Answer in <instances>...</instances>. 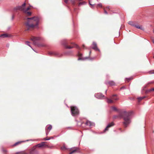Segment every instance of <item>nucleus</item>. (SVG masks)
I'll return each instance as SVG.
<instances>
[{
	"label": "nucleus",
	"mask_w": 154,
	"mask_h": 154,
	"mask_svg": "<svg viewBox=\"0 0 154 154\" xmlns=\"http://www.w3.org/2000/svg\"><path fill=\"white\" fill-rule=\"evenodd\" d=\"M14 15H12V17H11V20H13L14 19Z\"/></svg>",
	"instance_id": "40"
},
{
	"label": "nucleus",
	"mask_w": 154,
	"mask_h": 154,
	"mask_svg": "<svg viewBox=\"0 0 154 154\" xmlns=\"http://www.w3.org/2000/svg\"><path fill=\"white\" fill-rule=\"evenodd\" d=\"M29 41H26V45H28L29 47H30L31 48H32V47L31 46V45L29 44Z\"/></svg>",
	"instance_id": "31"
},
{
	"label": "nucleus",
	"mask_w": 154,
	"mask_h": 154,
	"mask_svg": "<svg viewBox=\"0 0 154 154\" xmlns=\"http://www.w3.org/2000/svg\"><path fill=\"white\" fill-rule=\"evenodd\" d=\"M71 114L72 116H75L79 114V111L77 108L75 106L71 107Z\"/></svg>",
	"instance_id": "5"
},
{
	"label": "nucleus",
	"mask_w": 154,
	"mask_h": 154,
	"mask_svg": "<svg viewBox=\"0 0 154 154\" xmlns=\"http://www.w3.org/2000/svg\"><path fill=\"white\" fill-rule=\"evenodd\" d=\"M83 47H84V45H83Z\"/></svg>",
	"instance_id": "55"
},
{
	"label": "nucleus",
	"mask_w": 154,
	"mask_h": 154,
	"mask_svg": "<svg viewBox=\"0 0 154 154\" xmlns=\"http://www.w3.org/2000/svg\"><path fill=\"white\" fill-rule=\"evenodd\" d=\"M128 24L131 26H134L137 29L144 30L143 28L141 26H139L138 24L136 23L135 22L133 21H130L128 22Z\"/></svg>",
	"instance_id": "7"
},
{
	"label": "nucleus",
	"mask_w": 154,
	"mask_h": 154,
	"mask_svg": "<svg viewBox=\"0 0 154 154\" xmlns=\"http://www.w3.org/2000/svg\"><path fill=\"white\" fill-rule=\"evenodd\" d=\"M117 117V116H114V119H116V118Z\"/></svg>",
	"instance_id": "47"
},
{
	"label": "nucleus",
	"mask_w": 154,
	"mask_h": 154,
	"mask_svg": "<svg viewBox=\"0 0 154 154\" xmlns=\"http://www.w3.org/2000/svg\"><path fill=\"white\" fill-rule=\"evenodd\" d=\"M45 142H42L41 143H39L34 146L33 148V149L32 151L30 152V153L32 154L34 152L35 149L36 147H38V148L42 147L44 146H45Z\"/></svg>",
	"instance_id": "8"
},
{
	"label": "nucleus",
	"mask_w": 154,
	"mask_h": 154,
	"mask_svg": "<svg viewBox=\"0 0 154 154\" xmlns=\"http://www.w3.org/2000/svg\"><path fill=\"white\" fill-rule=\"evenodd\" d=\"M74 148L75 149L72 150L71 152H70L69 154H72L76 152H77V149H79V148L78 147H75Z\"/></svg>",
	"instance_id": "19"
},
{
	"label": "nucleus",
	"mask_w": 154,
	"mask_h": 154,
	"mask_svg": "<svg viewBox=\"0 0 154 154\" xmlns=\"http://www.w3.org/2000/svg\"><path fill=\"white\" fill-rule=\"evenodd\" d=\"M104 13L106 14H108V13L107 12V11H106L105 10H104Z\"/></svg>",
	"instance_id": "44"
},
{
	"label": "nucleus",
	"mask_w": 154,
	"mask_h": 154,
	"mask_svg": "<svg viewBox=\"0 0 154 154\" xmlns=\"http://www.w3.org/2000/svg\"><path fill=\"white\" fill-rule=\"evenodd\" d=\"M24 13L26 14L28 16H30L32 14L31 12L28 11H27V12Z\"/></svg>",
	"instance_id": "29"
},
{
	"label": "nucleus",
	"mask_w": 154,
	"mask_h": 154,
	"mask_svg": "<svg viewBox=\"0 0 154 154\" xmlns=\"http://www.w3.org/2000/svg\"><path fill=\"white\" fill-rule=\"evenodd\" d=\"M145 98V97H139L137 98V99L139 101Z\"/></svg>",
	"instance_id": "21"
},
{
	"label": "nucleus",
	"mask_w": 154,
	"mask_h": 154,
	"mask_svg": "<svg viewBox=\"0 0 154 154\" xmlns=\"http://www.w3.org/2000/svg\"><path fill=\"white\" fill-rule=\"evenodd\" d=\"M78 54L79 55V56H82V54H81V53H79V52H78Z\"/></svg>",
	"instance_id": "42"
},
{
	"label": "nucleus",
	"mask_w": 154,
	"mask_h": 154,
	"mask_svg": "<svg viewBox=\"0 0 154 154\" xmlns=\"http://www.w3.org/2000/svg\"><path fill=\"white\" fill-rule=\"evenodd\" d=\"M132 112H127L124 111L121 112L119 114V116L123 118L124 122L123 125L125 127H127L131 122L130 118L132 115Z\"/></svg>",
	"instance_id": "1"
},
{
	"label": "nucleus",
	"mask_w": 154,
	"mask_h": 154,
	"mask_svg": "<svg viewBox=\"0 0 154 154\" xmlns=\"http://www.w3.org/2000/svg\"><path fill=\"white\" fill-rule=\"evenodd\" d=\"M42 39V38L39 37L32 36L31 38V40L33 41V44L35 45H37L39 47L41 46V45L37 43L36 41H37L41 40Z\"/></svg>",
	"instance_id": "4"
},
{
	"label": "nucleus",
	"mask_w": 154,
	"mask_h": 154,
	"mask_svg": "<svg viewBox=\"0 0 154 154\" xmlns=\"http://www.w3.org/2000/svg\"><path fill=\"white\" fill-rule=\"evenodd\" d=\"M68 0H65L64 1V2H65L66 3V4H67V3H68Z\"/></svg>",
	"instance_id": "39"
},
{
	"label": "nucleus",
	"mask_w": 154,
	"mask_h": 154,
	"mask_svg": "<svg viewBox=\"0 0 154 154\" xmlns=\"http://www.w3.org/2000/svg\"><path fill=\"white\" fill-rule=\"evenodd\" d=\"M149 73L150 74H154V70L150 71L149 72Z\"/></svg>",
	"instance_id": "34"
},
{
	"label": "nucleus",
	"mask_w": 154,
	"mask_h": 154,
	"mask_svg": "<svg viewBox=\"0 0 154 154\" xmlns=\"http://www.w3.org/2000/svg\"><path fill=\"white\" fill-rule=\"evenodd\" d=\"M46 131V135H47L48 134L49 132L50 131H48L47 130H46V129L45 130Z\"/></svg>",
	"instance_id": "36"
},
{
	"label": "nucleus",
	"mask_w": 154,
	"mask_h": 154,
	"mask_svg": "<svg viewBox=\"0 0 154 154\" xmlns=\"http://www.w3.org/2000/svg\"><path fill=\"white\" fill-rule=\"evenodd\" d=\"M62 45H64L65 48L67 49H71L74 48H76L78 49H80V48L76 44L74 43H71V45L68 46L69 44V42L66 40L64 39L61 41Z\"/></svg>",
	"instance_id": "3"
},
{
	"label": "nucleus",
	"mask_w": 154,
	"mask_h": 154,
	"mask_svg": "<svg viewBox=\"0 0 154 154\" xmlns=\"http://www.w3.org/2000/svg\"><path fill=\"white\" fill-rule=\"evenodd\" d=\"M112 109L113 110H114L115 111H117V108L116 107H115V106H112Z\"/></svg>",
	"instance_id": "26"
},
{
	"label": "nucleus",
	"mask_w": 154,
	"mask_h": 154,
	"mask_svg": "<svg viewBox=\"0 0 154 154\" xmlns=\"http://www.w3.org/2000/svg\"><path fill=\"white\" fill-rule=\"evenodd\" d=\"M85 3H86V2H80L79 3L78 5H79V6L81 5H84Z\"/></svg>",
	"instance_id": "23"
},
{
	"label": "nucleus",
	"mask_w": 154,
	"mask_h": 154,
	"mask_svg": "<svg viewBox=\"0 0 154 154\" xmlns=\"http://www.w3.org/2000/svg\"><path fill=\"white\" fill-rule=\"evenodd\" d=\"M89 4L90 5H91V6H93L94 5V4H91L90 3V2H89Z\"/></svg>",
	"instance_id": "45"
},
{
	"label": "nucleus",
	"mask_w": 154,
	"mask_h": 154,
	"mask_svg": "<svg viewBox=\"0 0 154 154\" xmlns=\"http://www.w3.org/2000/svg\"><path fill=\"white\" fill-rule=\"evenodd\" d=\"M71 53V51H69L68 52H65L64 53V54L65 55H69V54H70V53Z\"/></svg>",
	"instance_id": "30"
},
{
	"label": "nucleus",
	"mask_w": 154,
	"mask_h": 154,
	"mask_svg": "<svg viewBox=\"0 0 154 154\" xmlns=\"http://www.w3.org/2000/svg\"><path fill=\"white\" fill-rule=\"evenodd\" d=\"M111 98L112 99V100H119V98L117 97H111Z\"/></svg>",
	"instance_id": "24"
},
{
	"label": "nucleus",
	"mask_w": 154,
	"mask_h": 154,
	"mask_svg": "<svg viewBox=\"0 0 154 154\" xmlns=\"http://www.w3.org/2000/svg\"><path fill=\"white\" fill-rule=\"evenodd\" d=\"M129 99L131 100H133V98H131V97H129Z\"/></svg>",
	"instance_id": "46"
},
{
	"label": "nucleus",
	"mask_w": 154,
	"mask_h": 154,
	"mask_svg": "<svg viewBox=\"0 0 154 154\" xmlns=\"http://www.w3.org/2000/svg\"><path fill=\"white\" fill-rule=\"evenodd\" d=\"M35 52H36V51L34 49H33L32 48H31Z\"/></svg>",
	"instance_id": "49"
},
{
	"label": "nucleus",
	"mask_w": 154,
	"mask_h": 154,
	"mask_svg": "<svg viewBox=\"0 0 154 154\" xmlns=\"http://www.w3.org/2000/svg\"><path fill=\"white\" fill-rule=\"evenodd\" d=\"M154 83V81H151V82H148V83L147 84H146V85H145L144 86V87L145 88H146V87H147V85H148V84H152V83Z\"/></svg>",
	"instance_id": "22"
},
{
	"label": "nucleus",
	"mask_w": 154,
	"mask_h": 154,
	"mask_svg": "<svg viewBox=\"0 0 154 154\" xmlns=\"http://www.w3.org/2000/svg\"><path fill=\"white\" fill-rule=\"evenodd\" d=\"M85 124L88 126L89 127H93L95 126V124L93 122H91V121L87 120L86 122L85 123Z\"/></svg>",
	"instance_id": "11"
},
{
	"label": "nucleus",
	"mask_w": 154,
	"mask_h": 154,
	"mask_svg": "<svg viewBox=\"0 0 154 154\" xmlns=\"http://www.w3.org/2000/svg\"><path fill=\"white\" fill-rule=\"evenodd\" d=\"M94 96L97 98L99 99H102L104 98H105V97L103 95V94L101 93H98L96 94H95Z\"/></svg>",
	"instance_id": "10"
},
{
	"label": "nucleus",
	"mask_w": 154,
	"mask_h": 154,
	"mask_svg": "<svg viewBox=\"0 0 154 154\" xmlns=\"http://www.w3.org/2000/svg\"><path fill=\"white\" fill-rule=\"evenodd\" d=\"M49 55H54L57 57H61L63 56L62 54H60L58 53L55 51H50L48 52Z\"/></svg>",
	"instance_id": "9"
},
{
	"label": "nucleus",
	"mask_w": 154,
	"mask_h": 154,
	"mask_svg": "<svg viewBox=\"0 0 154 154\" xmlns=\"http://www.w3.org/2000/svg\"><path fill=\"white\" fill-rule=\"evenodd\" d=\"M26 5V4L25 2L21 5H18L14 7V11L19 10L20 11H23L24 12Z\"/></svg>",
	"instance_id": "6"
},
{
	"label": "nucleus",
	"mask_w": 154,
	"mask_h": 154,
	"mask_svg": "<svg viewBox=\"0 0 154 154\" xmlns=\"http://www.w3.org/2000/svg\"><path fill=\"white\" fill-rule=\"evenodd\" d=\"M97 0V1L98 0Z\"/></svg>",
	"instance_id": "58"
},
{
	"label": "nucleus",
	"mask_w": 154,
	"mask_h": 154,
	"mask_svg": "<svg viewBox=\"0 0 154 154\" xmlns=\"http://www.w3.org/2000/svg\"><path fill=\"white\" fill-rule=\"evenodd\" d=\"M114 125V124L113 122H111L110 123H109L107 126L106 128L104 129V131H106L108 130V128L111 127L113 126Z\"/></svg>",
	"instance_id": "14"
},
{
	"label": "nucleus",
	"mask_w": 154,
	"mask_h": 154,
	"mask_svg": "<svg viewBox=\"0 0 154 154\" xmlns=\"http://www.w3.org/2000/svg\"><path fill=\"white\" fill-rule=\"evenodd\" d=\"M153 57L154 58V56H153Z\"/></svg>",
	"instance_id": "57"
},
{
	"label": "nucleus",
	"mask_w": 154,
	"mask_h": 154,
	"mask_svg": "<svg viewBox=\"0 0 154 154\" xmlns=\"http://www.w3.org/2000/svg\"><path fill=\"white\" fill-rule=\"evenodd\" d=\"M92 48L96 51H100L99 49L97 47L96 43L94 42H93Z\"/></svg>",
	"instance_id": "12"
},
{
	"label": "nucleus",
	"mask_w": 154,
	"mask_h": 154,
	"mask_svg": "<svg viewBox=\"0 0 154 154\" xmlns=\"http://www.w3.org/2000/svg\"><path fill=\"white\" fill-rule=\"evenodd\" d=\"M152 91H154V88H151V89L148 90L147 91V92H149Z\"/></svg>",
	"instance_id": "32"
},
{
	"label": "nucleus",
	"mask_w": 154,
	"mask_h": 154,
	"mask_svg": "<svg viewBox=\"0 0 154 154\" xmlns=\"http://www.w3.org/2000/svg\"><path fill=\"white\" fill-rule=\"evenodd\" d=\"M97 5L98 7H102V5L101 3H99L97 4Z\"/></svg>",
	"instance_id": "35"
},
{
	"label": "nucleus",
	"mask_w": 154,
	"mask_h": 154,
	"mask_svg": "<svg viewBox=\"0 0 154 154\" xmlns=\"http://www.w3.org/2000/svg\"><path fill=\"white\" fill-rule=\"evenodd\" d=\"M46 146L50 149H52L53 148V146H48V145H46Z\"/></svg>",
	"instance_id": "33"
},
{
	"label": "nucleus",
	"mask_w": 154,
	"mask_h": 154,
	"mask_svg": "<svg viewBox=\"0 0 154 154\" xmlns=\"http://www.w3.org/2000/svg\"><path fill=\"white\" fill-rule=\"evenodd\" d=\"M3 151L4 152H6V150H3Z\"/></svg>",
	"instance_id": "48"
},
{
	"label": "nucleus",
	"mask_w": 154,
	"mask_h": 154,
	"mask_svg": "<svg viewBox=\"0 0 154 154\" xmlns=\"http://www.w3.org/2000/svg\"><path fill=\"white\" fill-rule=\"evenodd\" d=\"M95 58V57L90 58L89 57H86L84 58L79 57L78 59V60H84L86 59H89L90 60L92 61V60H94Z\"/></svg>",
	"instance_id": "13"
},
{
	"label": "nucleus",
	"mask_w": 154,
	"mask_h": 154,
	"mask_svg": "<svg viewBox=\"0 0 154 154\" xmlns=\"http://www.w3.org/2000/svg\"><path fill=\"white\" fill-rule=\"evenodd\" d=\"M10 35H9L7 34H3L0 35V38H2L10 37Z\"/></svg>",
	"instance_id": "15"
},
{
	"label": "nucleus",
	"mask_w": 154,
	"mask_h": 154,
	"mask_svg": "<svg viewBox=\"0 0 154 154\" xmlns=\"http://www.w3.org/2000/svg\"><path fill=\"white\" fill-rule=\"evenodd\" d=\"M50 139H51L50 138H45L44 139V140H49Z\"/></svg>",
	"instance_id": "38"
},
{
	"label": "nucleus",
	"mask_w": 154,
	"mask_h": 154,
	"mask_svg": "<svg viewBox=\"0 0 154 154\" xmlns=\"http://www.w3.org/2000/svg\"><path fill=\"white\" fill-rule=\"evenodd\" d=\"M52 128V125H48V126H46L45 130L46 129V130H49V131H50L51 129Z\"/></svg>",
	"instance_id": "18"
},
{
	"label": "nucleus",
	"mask_w": 154,
	"mask_h": 154,
	"mask_svg": "<svg viewBox=\"0 0 154 154\" xmlns=\"http://www.w3.org/2000/svg\"><path fill=\"white\" fill-rule=\"evenodd\" d=\"M126 88L125 86H123V87H122L120 89L121 90L125 89Z\"/></svg>",
	"instance_id": "37"
},
{
	"label": "nucleus",
	"mask_w": 154,
	"mask_h": 154,
	"mask_svg": "<svg viewBox=\"0 0 154 154\" xmlns=\"http://www.w3.org/2000/svg\"><path fill=\"white\" fill-rule=\"evenodd\" d=\"M107 8H109V7H107Z\"/></svg>",
	"instance_id": "56"
},
{
	"label": "nucleus",
	"mask_w": 154,
	"mask_h": 154,
	"mask_svg": "<svg viewBox=\"0 0 154 154\" xmlns=\"http://www.w3.org/2000/svg\"><path fill=\"white\" fill-rule=\"evenodd\" d=\"M73 5H75V0H70Z\"/></svg>",
	"instance_id": "28"
},
{
	"label": "nucleus",
	"mask_w": 154,
	"mask_h": 154,
	"mask_svg": "<svg viewBox=\"0 0 154 154\" xmlns=\"http://www.w3.org/2000/svg\"><path fill=\"white\" fill-rule=\"evenodd\" d=\"M53 138V137H51V138H52H52Z\"/></svg>",
	"instance_id": "54"
},
{
	"label": "nucleus",
	"mask_w": 154,
	"mask_h": 154,
	"mask_svg": "<svg viewBox=\"0 0 154 154\" xmlns=\"http://www.w3.org/2000/svg\"><path fill=\"white\" fill-rule=\"evenodd\" d=\"M29 9H30L29 7H28L26 9L25 8L24 12L26 13V12H27V11L28 10H29Z\"/></svg>",
	"instance_id": "27"
},
{
	"label": "nucleus",
	"mask_w": 154,
	"mask_h": 154,
	"mask_svg": "<svg viewBox=\"0 0 154 154\" xmlns=\"http://www.w3.org/2000/svg\"><path fill=\"white\" fill-rule=\"evenodd\" d=\"M107 91V90H106V91H105V93L106 94V93Z\"/></svg>",
	"instance_id": "52"
},
{
	"label": "nucleus",
	"mask_w": 154,
	"mask_h": 154,
	"mask_svg": "<svg viewBox=\"0 0 154 154\" xmlns=\"http://www.w3.org/2000/svg\"><path fill=\"white\" fill-rule=\"evenodd\" d=\"M35 52H36V51L34 49H33L32 48H31Z\"/></svg>",
	"instance_id": "51"
},
{
	"label": "nucleus",
	"mask_w": 154,
	"mask_h": 154,
	"mask_svg": "<svg viewBox=\"0 0 154 154\" xmlns=\"http://www.w3.org/2000/svg\"><path fill=\"white\" fill-rule=\"evenodd\" d=\"M35 52H36V51L34 49H33L32 48H31Z\"/></svg>",
	"instance_id": "50"
},
{
	"label": "nucleus",
	"mask_w": 154,
	"mask_h": 154,
	"mask_svg": "<svg viewBox=\"0 0 154 154\" xmlns=\"http://www.w3.org/2000/svg\"><path fill=\"white\" fill-rule=\"evenodd\" d=\"M91 53V51H90L89 52V54H90Z\"/></svg>",
	"instance_id": "53"
},
{
	"label": "nucleus",
	"mask_w": 154,
	"mask_h": 154,
	"mask_svg": "<svg viewBox=\"0 0 154 154\" xmlns=\"http://www.w3.org/2000/svg\"><path fill=\"white\" fill-rule=\"evenodd\" d=\"M27 21L25 23V25L28 27L26 30H29L31 27H33L38 26L39 22V19L38 17H33L31 18H27Z\"/></svg>",
	"instance_id": "2"
},
{
	"label": "nucleus",
	"mask_w": 154,
	"mask_h": 154,
	"mask_svg": "<svg viewBox=\"0 0 154 154\" xmlns=\"http://www.w3.org/2000/svg\"><path fill=\"white\" fill-rule=\"evenodd\" d=\"M117 96V95L116 94H114L113 95H112L111 97H116Z\"/></svg>",
	"instance_id": "43"
},
{
	"label": "nucleus",
	"mask_w": 154,
	"mask_h": 154,
	"mask_svg": "<svg viewBox=\"0 0 154 154\" xmlns=\"http://www.w3.org/2000/svg\"><path fill=\"white\" fill-rule=\"evenodd\" d=\"M125 79H126L127 81L128 82H129L130 80L132 79L133 78L132 77H131L128 78H126Z\"/></svg>",
	"instance_id": "25"
},
{
	"label": "nucleus",
	"mask_w": 154,
	"mask_h": 154,
	"mask_svg": "<svg viewBox=\"0 0 154 154\" xmlns=\"http://www.w3.org/2000/svg\"><path fill=\"white\" fill-rule=\"evenodd\" d=\"M106 84H109L111 86L114 85H115V83L113 81H109L108 82H106Z\"/></svg>",
	"instance_id": "16"
},
{
	"label": "nucleus",
	"mask_w": 154,
	"mask_h": 154,
	"mask_svg": "<svg viewBox=\"0 0 154 154\" xmlns=\"http://www.w3.org/2000/svg\"><path fill=\"white\" fill-rule=\"evenodd\" d=\"M26 140V141H24L18 142H17L15 144H14V146H16V145H17V144L20 143L22 142H25V141H28L29 140Z\"/></svg>",
	"instance_id": "20"
},
{
	"label": "nucleus",
	"mask_w": 154,
	"mask_h": 154,
	"mask_svg": "<svg viewBox=\"0 0 154 154\" xmlns=\"http://www.w3.org/2000/svg\"><path fill=\"white\" fill-rule=\"evenodd\" d=\"M61 149H66V148H65V146H63L61 147Z\"/></svg>",
	"instance_id": "41"
},
{
	"label": "nucleus",
	"mask_w": 154,
	"mask_h": 154,
	"mask_svg": "<svg viewBox=\"0 0 154 154\" xmlns=\"http://www.w3.org/2000/svg\"><path fill=\"white\" fill-rule=\"evenodd\" d=\"M105 98L107 100L106 101L108 103H112L113 102V101L112 99H108L106 97H105Z\"/></svg>",
	"instance_id": "17"
}]
</instances>
